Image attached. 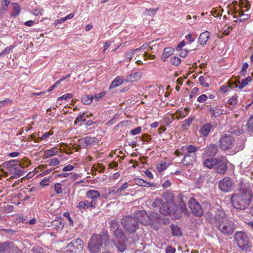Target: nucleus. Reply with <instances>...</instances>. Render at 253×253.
I'll list each match as a JSON object with an SVG mask.
<instances>
[{"label":"nucleus","mask_w":253,"mask_h":253,"mask_svg":"<svg viewBox=\"0 0 253 253\" xmlns=\"http://www.w3.org/2000/svg\"><path fill=\"white\" fill-rule=\"evenodd\" d=\"M76 245L74 244L73 241L70 242L69 243L67 246V248L68 250H69L71 252H75L76 251V250H77V248H76Z\"/></svg>","instance_id":"48"},{"label":"nucleus","mask_w":253,"mask_h":253,"mask_svg":"<svg viewBox=\"0 0 253 253\" xmlns=\"http://www.w3.org/2000/svg\"><path fill=\"white\" fill-rule=\"evenodd\" d=\"M211 128L212 126L210 124H205L201 127L200 130V133L204 136H207L210 132Z\"/></svg>","instance_id":"21"},{"label":"nucleus","mask_w":253,"mask_h":253,"mask_svg":"<svg viewBox=\"0 0 253 253\" xmlns=\"http://www.w3.org/2000/svg\"><path fill=\"white\" fill-rule=\"evenodd\" d=\"M158 10V8L146 9L144 11V14L148 15L153 16L155 14Z\"/></svg>","instance_id":"42"},{"label":"nucleus","mask_w":253,"mask_h":253,"mask_svg":"<svg viewBox=\"0 0 253 253\" xmlns=\"http://www.w3.org/2000/svg\"><path fill=\"white\" fill-rule=\"evenodd\" d=\"M252 81V78L250 76H248L246 79L242 80L241 82H239L238 84L236 85V87H238L241 89L244 88L246 85Z\"/></svg>","instance_id":"25"},{"label":"nucleus","mask_w":253,"mask_h":253,"mask_svg":"<svg viewBox=\"0 0 253 253\" xmlns=\"http://www.w3.org/2000/svg\"><path fill=\"white\" fill-rule=\"evenodd\" d=\"M93 101L92 95H84L82 98V101L84 104H89Z\"/></svg>","instance_id":"33"},{"label":"nucleus","mask_w":253,"mask_h":253,"mask_svg":"<svg viewBox=\"0 0 253 253\" xmlns=\"http://www.w3.org/2000/svg\"><path fill=\"white\" fill-rule=\"evenodd\" d=\"M111 228L114 231L118 228V223L116 220H112L111 222Z\"/></svg>","instance_id":"60"},{"label":"nucleus","mask_w":253,"mask_h":253,"mask_svg":"<svg viewBox=\"0 0 253 253\" xmlns=\"http://www.w3.org/2000/svg\"><path fill=\"white\" fill-rule=\"evenodd\" d=\"M113 232L114 236L116 237V239H114V240L118 241L121 240L124 241L125 237L121 230L119 229V228H117L116 229L113 231Z\"/></svg>","instance_id":"27"},{"label":"nucleus","mask_w":253,"mask_h":253,"mask_svg":"<svg viewBox=\"0 0 253 253\" xmlns=\"http://www.w3.org/2000/svg\"><path fill=\"white\" fill-rule=\"evenodd\" d=\"M11 243H4L0 244V253L5 252L10 250Z\"/></svg>","instance_id":"31"},{"label":"nucleus","mask_w":253,"mask_h":253,"mask_svg":"<svg viewBox=\"0 0 253 253\" xmlns=\"http://www.w3.org/2000/svg\"><path fill=\"white\" fill-rule=\"evenodd\" d=\"M216 162L214 165V169L219 174H224L227 169L228 161L224 156H221L216 158Z\"/></svg>","instance_id":"6"},{"label":"nucleus","mask_w":253,"mask_h":253,"mask_svg":"<svg viewBox=\"0 0 253 253\" xmlns=\"http://www.w3.org/2000/svg\"><path fill=\"white\" fill-rule=\"evenodd\" d=\"M170 63L174 66H178L181 62L180 59L176 56H172L170 59Z\"/></svg>","instance_id":"40"},{"label":"nucleus","mask_w":253,"mask_h":253,"mask_svg":"<svg viewBox=\"0 0 253 253\" xmlns=\"http://www.w3.org/2000/svg\"><path fill=\"white\" fill-rule=\"evenodd\" d=\"M229 103L232 105L235 106L238 102V95L236 94H234L228 100Z\"/></svg>","instance_id":"39"},{"label":"nucleus","mask_w":253,"mask_h":253,"mask_svg":"<svg viewBox=\"0 0 253 253\" xmlns=\"http://www.w3.org/2000/svg\"><path fill=\"white\" fill-rule=\"evenodd\" d=\"M73 241L74 244L76 245V248H77V250H82L83 249V246L82 240L78 238Z\"/></svg>","instance_id":"41"},{"label":"nucleus","mask_w":253,"mask_h":253,"mask_svg":"<svg viewBox=\"0 0 253 253\" xmlns=\"http://www.w3.org/2000/svg\"><path fill=\"white\" fill-rule=\"evenodd\" d=\"M218 147L216 145L211 144L207 145L205 148V152L203 154V156L206 157H213L218 152Z\"/></svg>","instance_id":"11"},{"label":"nucleus","mask_w":253,"mask_h":253,"mask_svg":"<svg viewBox=\"0 0 253 253\" xmlns=\"http://www.w3.org/2000/svg\"><path fill=\"white\" fill-rule=\"evenodd\" d=\"M142 55L144 57V59L145 60L147 59H155L156 58V56L155 55L147 54V53L146 51L143 52Z\"/></svg>","instance_id":"50"},{"label":"nucleus","mask_w":253,"mask_h":253,"mask_svg":"<svg viewBox=\"0 0 253 253\" xmlns=\"http://www.w3.org/2000/svg\"><path fill=\"white\" fill-rule=\"evenodd\" d=\"M64 216L67 218L69 220V221L70 222V224L72 226H73V220L70 216V213L69 212H65L64 213Z\"/></svg>","instance_id":"61"},{"label":"nucleus","mask_w":253,"mask_h":253,"mask_svg":"<svg viewBox=\"0 0 253 253\" xmlns=\"http://www.w3.org/2000/svg\"><path fill=\"white\" fill-rule=\"evenodd\" d=\"M139 52L138 49H130L126 53V57L128 60H131L135 54Z\"/></svg>","instance_id":"30"},{"label":"nucleus","mask_w":253,"mask_h":253,"mask_svg":"<svg viewBox=\"0 0 253 253\" xmlns=\"http://www.w3.org/2000/svg\"><path fill=\"white\" fill-rule=\"evenodd\" d=\"M216 158H207L203 161L204 166L209 169H213L216 162Z\"/></svg>","instance_id":"16"},{"label":"nucleus","mask_w":253,"mask_h":253,"mask_svg":"<svg viewBox=\"0 0 253 253\" xmlns=\"http://www.w3.org/2000/svg\"><path fill=\"white\" fill-rule=\"evenodd\" d=\"M162 200L160 198H156L153 203L154 207H160V212L164 215H167L169 213L168 208L167 204H162Z\"/></svg>","instance_id":"12"},{"label":"nucleus","mask_w":253,"mask_h":253,"mask_svg":"<svg viewBox=\"0 0 253 253\" xmlns=\"http://www.w3.org/2000/svg\"><path fill=\"white\" fill-rule=\"evenodd\" d=\"M77 207L80 209H87L89 208H95L92 203L88 200H85L80 202L77 206Z\"/></svg>","instance_id":"17"},{"label":"nucleus","mask_w":253,"mask_h":253,"mask_svg":"<svg viewBox=\"0 0 253 253\" xmlns=\"http://www.w3.org/2000/svg\"><path fill=\"white\" fill-rule=\"evenodd\" d=\"M102 247V239L100 235L94 234L87 243V249L91 253H98Z\"/></svg>","instance_id":"4"},{"label":"nucleus","mask_w":253,"mask_h":253,"mask_svg":"<svg viewBox=\"0 0 253 253\" xmlns=\"http://www.w3.org/2000/svg\"><path fill=\"white\" fill-rule=\"evenodd\" d=\"M252 188L248 183H241L239 191L233 194L230 198L232 206L237 210H243L247 208L251 203L253 196Z\"/></svg>","instance_id":"1"},{"label":"nucleus","mask_w":253,"mask_h":253,"mask_svg":"<svg viewBox=\"0 0 253 253\" xmlns=\"http://www.w3.org/2000/svg\"><path fill=\"white\" fill-rule=\"evenodd\" d=\"M11 103H12V101L10 99H9L8 98L5 99L3 100L0 101V107H2L4 106H7Z\"/></svg>","instance_id":"47"},{"label":"nucleus","mask_w":253,"mask_h":253,"mask_svg":"<svg viewBox=\"0 0 253 253\" xmlns=\"http://www.w3.org/2000/svg\"><path fill=\"white\" fill-rule=\"evenodd\" d=\"M9 253H22V251L17 247L11 243Z\"/></svg>","instance_id":"43"},{"label":"nucleus","mask_w":253,"mask_h":253,"mask_svg":"<svg viewBox=\"0 0 253 253\" xmlns=\"http://www.w3.org/2000/svg\"><path fill=\"white\" fill-rule=\"evenodd\" d=\"M167 166L165 163H161L157 166V168L159 171L164 170L167 169Z\"/></svg>","instance_id":"53"},{"label":"nucleus","mask_w":253,"mask_h":253,"mask_svg":"<svg viewBox=\"0 0 253 253\" xmlns=\"http://www.w3.org/2000/svg\"><path fill=\"white\" fill-rule=\"evenodd\" d=\"M53 132L51 131H49L45 132L41 137H40V140H44L48 138L50 136L53 135Z\"/></svg>","instance_id":"45"},{"label":"nucleus","mask_w":253,"mask_h":253,"mask_svg":"<svg viewBox=\"0 0 253 253\" xmlns=\"http://www.w3.org/2000/svg\"><path fill=\"white\" fill-rule=\"evenodd\" d=\"M214 220L215 226L222 234L229 236L234 232L235 225L227 218L223 211L217 210L214 215Z\"/></svg>","instance_id":"2"},{"label":"nucleus","mask_w":253,"mask_h":253,"mask_svg":"<svg viewBox=\"0 0 253 253\" xmlns=\"http://www.w3.org/2000/svg\"><path fill=\"white\" fill-rule=\"evenodd\" d=\"M9 3L10 1L9 0H3L1 3L2 9L3 10H6Z\"/></svg>","instance_id":"54"},{"label":"nucleus","mask_w":253,"mask_h":253,"mask_svg":"<svg viewBox=\"0 0 253 253\" xmlns=\"http://www.w3.org/2000/svg\"><path fill=\"white\" fill-rule=\"evenodd\" d=\"M186 149L187 151V154H196V152L198 151L199 149L198 147H196L194 145H190L186 147Z\"/></svg>","instance_id":"29"},{"label":"nucleus","mask_w":253,"mask_h":253,"mask_svg":"<svg viewBox=\"0 0 253 253\" xmlns=\"http://www.w3.org/2000/svg\"><path fill=\"white\" fill-rule=\"evenodd\" d=\"M171 228L172 230V233L174 236H179L181 234L180 228L175 225H171Z\"/></svg>","instance_id":"37"},{"label":"nucleus","mask_w":253,"mask_h":253,"mask_svg":"<svg viewBox=\"0 0 253 253\" xmlns=\"http://www.w3.org/2000/svg\"><path fill=\"white\" fill-rule=\"evenodd\" d=\"M135 182L136 184L140 186H144V187H149L151 185V184L145 181L144 180H142L141 179H137L135 180Z\"/></svg>","instance_id":"34"},{"label":"nucleus","mask_w":253,"mask_h":253,"mask_svg":"<svg viewBox=\"0 0 253 253\" xmlns=\"http://www.w3.org/2000/svg\"><path fill=\"white\" fill-rule=\"evenodd\" d=\"M141 131V127L140 126H138L134 129H133L131 130V133L132 135H135L139 134Z\"/></svg>","instance_id":"56"},{"label":"nucleus","mask_w":253,"mask_h":253,"mask_svg":"<svg viewBox=\"0 0 253 253\" xmlns=\"http://www.w3.org/2000/svg\"><path fill=\"white\" fill-rule=\"evenodd\" d=\"M234 183L229 177H225L219 181L218 186L223 192H228L232 191Z\"/></svg>","instance_id":"8"},{"label":"nucleus","mask_w":253,"mask_h":253,"mask_svg":"<svg viewBox=\"0 0 253 253\" xmlns=\"http://www.w3.org/2000/svg\"><path fill=\"white\" fill-rule=\"evenodd\" d=\"M54 189L57 194H61L62 193V185L59 183H57L54 185Z\"/></svg>","instance_id":"46"},{"label":"nucleus","mask_w":253,"mask_h":253,"mask_svg":"<svg viewBox=\"0 0 253 253\" xmlns=\"http://www.w3.org/2000/svg\"><path fill=\"white\" fill-rule=\"evenodd\" d=\"M145 217H148L145 211H139L135 215V218L126 216L123 218L121 223L124 227L129 232L133 233L136 231L138 226V221L143 222Z\"/></svg>","instance_id":"3"},{"label":"nucleus","mask_w":253,"mask_h":253,"mask_svg":"<svg viewBox=\"0 0 253 253\" xmlns=\"http://www.w3.org/2000/svg\"><path fill=\"white\" fill-rule=\"evenodd\" d=\"M183 196L180 195L179 209L182 213L185 215H189L188 211L186 208V205L183 200Z\"/></svg>","instance_id":"24"},{"label":"nucleus","mask_w":253,"mask_h":253,"mask_svg":"<svg viewBox=\"0 0 253 253\" xmlns=\"http://www.w3.org/2000/svg\"><path fill=\"white\" fill-rule=\"evenodd\" d=\"M248 130L253 134V115L250 117L247 123Z\"/></svg>","instance_id":"38"},{"label":"nucleus","mask_w":253,"mask_h":253,"mask_svg":"<svg viewBox=\"0 0 253 253\" xmlns=\"http://www.w3.org/2000/svg\"><path fill=\"white\" fill-rule=\"evenodd\" d=\"M232 27H224L223 32V34L225 35H228L230 34L231 31L232 30Z\"/></svg>","instance_id":"58"},{"label":"nucleus","mask_w":253,"mask_h":253,"mask_svg":"<svg viewBox=\"0 0 253 253\" xmlns=\"http://www.w3.org/2000/svg\"><path fill=\"white\" fill-rule=\"evenodd\" d=\"M188 203L189 207L194 215L200 216L203 215V211L201 206L194 198H191Z\"/></svg>","instance_id":"9"},{"label":"nucleus","mask_w":253,"mask_h":253,"mask_svg":"<svg viewBox=\"0 0 253 253\" xmlns=\"http://www.w3.org/2000/svg\"><path fill=\"white\" fill-rule=\"evenodd\" d=\"M72 97H73V95L71 93H66V94H64L62 96L59 97L58 98V101H60L61 100H67L68 99H70L72 98Z\"/></svg>","instance_id":"49"},{"label":"nucleus","mask_w":253,"mask_h":253,"mask_svg":"<svg viewBox=\"0 0 253 253\" xmlns=\"http://www.w3.org/2000/svg\"><path fill=\"white\" fill-rule=\"evenodd\" d=\"M235 240L239 247L242 250L247 251L250 247L249 237L244 232H236Z\"/></svg>","instance_id":"5"},{"label":"nucleus","mask_w":253,"mask_h":253,"mask_svg":"<svg viewBox=\"0 0 253 253\" xmlns=\"http://www.w3.org/2000/svg\"><path fill=\"white\" fill-rule=\"evenodd\" d=\"M92 142L90 137H85L79 140V145L81 147L85 148Z\"/></svg>","instance_id":"23"},{"label":"nucleus","mask_w":253,"mask_h":253,"mask_svg":"<svg viewBox=\"0 0 253 253\" xmlns=\"http://www.w3.org/2000/svg\"><path fill=\"white\" fill-rule=\"evenodd\" d=\"M142 76V73L140 72L132 73L127 76L126 81L127 82H133L140 79Z\"/></svg>","instance_id":"15"},{"label":"nucleus","mask_w":253,"mask_h":253,"mask_svg":"<svg viewBox=\"0 0 253 253\" xmlns=\"http://www.w3.org/2000/svg\"><path fill=\"white\" fill-rule=\"evenodd\" d=\"M60 163L59 160L57 158H53L50 160L49 165L52 166H55L58 165Z\"/></svg>","instance_id":"55"},{"label":"nucleus","mask_w":253,"mask_h":253,"mask_svg":"<svg viewBox=\"0 0 253 253\" xmlns=\"http://www.w3.org/2000/svg\"><path fill=\"white\" fill-rule=\"evenodd\" d=\"M240 5L242 9L244 8H246V10H245V11L246 12L250 8V6L249 5V2L247 0H241V2L240 3Z\"/></svg>","instance_id":"44"},{"label":"nucleus","mask_w":253,"mask_h":253,"mask_svg":"<svg viewBox=\"0 0 253 253\" xmlns=\"http://www.w3.org/2000/svg\"><path fill=\"white\" fill-rule=\"evenodd\" d=\"M86 197L90 200V202L96 208L97 203V200L101 197V194L96 190L90 189L85 193Z\"/></svg>","instance_id":"10"},{"label":"nucleus","mask_w":253,"mask_h":253,"mask_svg":"<svg viewBox=\"0 0 253 253\" xmlns=\"http://www.w3.org/2000/svg\"><path fill=\"white\" fill-rule=\"evenodd\" d=\"M210 33L207 31L201 33L199 37V42L201 45L205 44L208 42Z\"/></svg>","instance_id":"20"},{"label":"nucleus","mask_w":253,"mask_h":253,"mask_svg":"<svg viewBox=\"0 0 253 253\" xmlns=\"http://www.w3.org/2000/svg\"><path fill=\"white\" fill-rule=\"evenodd\" d=\"M174 53V49L171 47H166L164 49L163 54L161 55V59L165 61Z\"/></svg>","instance_id":"19"},{"label":"nucleus","mask_w":253,"mask_h":253,"mask_svg":"<svg viewBox=\"0 0 253 253\" xmlns=\"http://www.w3.org/2000/svg\"><path fill=\"white\" fill-rule=\"evenodd\" d=\"M208 96L206 94H202L199 96L197 101L200 103H204L208 99Z\"/></svg>","instance_id":"52"},{"label":"nucleus","mask_w":253,"mask_h":253,"mask_svg":"<svg viewBox=\"0 0 253 253\" xmlns=\"http://www.w3.org/2000/svg\"><path fill=\"white\" fill-rule=\"evenodd\" d=\"M193 121L192 118H188L185 120L184 121L182 122V126L185 128L187 126H189Z\"/></svg>","instance_id":"51"},{"label":"nucleus","mask_w":253,"mask_h":253,"mask_svg":"<svg viewBox=\"0 0 253 253\" xmlns=\"http://www.w3.org/2000/svg\"><path fill=\"white\" fill-rule=\"evenodd\" d=\"M106 94L105 91H102L101 92L96 94L92 96L93 100H94L95 101H99L102 99L103 97H104V96Z\"/></svg>","instance_id":"36"},{"label":"nucleus","mask_w":253,"mask_h":253,"mask_svg":"<svg viewBox=\"0 0 253 253\" xmlns=\"http://www.w3.org/2000/svg\"><path fill=\"white\" fill-rule=\"evenodd\" d=\"M209 112L211 114L212 117H217L223 114L224 110L220 108L218 106L215 107L210 106Z\"/></svg>","instance_id":"14"},{"label":"nucleus","mask_w":253,"mask_h":253,"mask_svg":"<svg viewBox=\"0 0 253 253\" xmlns=\"http://www.w3.org/2000/svg\"><path fill=\"white\" fill-rule=\"evenodd\" d=\"M185 38L188 41L189 43L193 42L195 39V38L191 34H188L186 36Z\"/></svg>","instance_id":"59"},{"label":"nucleus","mask_w":253,"mask_h":253,"mask_svg":"<svg viewBox=\"0 0 253 253\" xmlns=\"http://www.w3.org/2000/svg\"><path fill=\"white\" fill-rule=\"evenodd\" d=\"M220 148L224 151L230 149L234 145V137L232 135L224 134L219 139Z\"/></svg>","instance_id":"7"},{"label":"nucleus","mask_w":253,"mask_h":253,"mask_svg":"<svg viewBox=\"0 0 253 253\" xmlns=\"http://www.w3.org/2000/svg\"><path fill=\"white\" fill-rule=\"evenodd\" d=\"M89 116L87 115L85 116V114L84 113L80 114L79 115L76 119V120L74 122V123L76 124L78 122H83L85 121V118H88Z\"/></svg>","instance_id":"32"},{"label":"nucleus","mask_w":253,"mask_h":253,"mask_svg":"<svg viewBox=\"0 0 253 253\" xmlns=\"http://www.w3.org/2000/svg\"><path fill=\"white\" fill-rule=\"evenodd\" d=\"M13 11L11 13V15L13 17H16L20 13V7L17 3H14L13 4Z\"/></svg>","instance_id":"35"},{"label":"nucleus","mask_w":253,"mask_h":253,"mask_svg":"<svg viewBox=\"0 0 253 253\" xmlns=\"http://www.w3.org/2000/svg\"><path fill=\"white\" fill-rule=\"evenodd\" d=\"M199 81L201 85L206 86V87L209 86V84L208 83H205V78H204V76H201L199 78Z\"/></svg>","instance_id":"63"},{"label":"nucleus","mask_w":253,"mask_h":253,"mask_svg":"<svg viewBox=\"0 0 253 253\" xmlns=\"http://www.w3.org/2000/svg\"><path fill=\"white\" fill-rule=\"evenodd\" d=\"M196 160V154H186L182 160V163L185 166L192 165Z\"/></svg>","instance_id":"13"},{"label":"nucleus","mask_w":253,"mask_h":253,"mask_svg":"<svg viewBox=\"0 0 253 253\" xmlns=\"http://www.w3.org/2000/svg\"><path fill=\"white\" fill-rule=\"evenodd\" d=\"M124 241L121 240H114V243L118 249V250L121 252H124L126 250V245L124 244Z\"/></svg>","instance_id":"26"},{"label":"nucleus","mask_w":253,"mask_h":253,"mask_svg":"<svg viewBox=\"0 0 253 253\" xmlns=\"http://www.w3.org/2000/svg\"><path fill=\"white\" fill-rule=\"evenodd\" d=\"M175 251V248L171 246H168L166 249V253H174Z\"/></svg>","instance_id":"64"},{"label":"nucleus","mask_w":253,"mask_h":253,"mask_svg":"<svg viewBox=\"0 0 253 253\" xmlns=\"http://www.w3.org/2000/svg\"><path fill=\"white\" fill-rule=\"evenodd\" d=\"M124 79L123 77L118 76L112 82L109 88L111 89L117 86H119L122 84L124 82Z\"/></svg>","instance_id":"22"},{"label":"nucleus","mask_w":253,"mask_h":253,"mask_svg":"<svg viewBox=\"0 0 253 253\" xmlns=\"http://www.w3.org/2000/svg\"><path fill=\"white\" fill-rule=\"evenodd\" d=\"M239 14L240 15V18L237 19L236 21L242 22L245 20H248L250 17V14L248 13H244V11L243 10H241L239 12Z\"/></svg>","instance_id":"28"},{"label":"nucleus","mask_w":253,"mask_h":253,"mask_svg":"<svg viewBox=\"0 0 253 253\" xmlns=\"http://www.w3.org/2000/svg\"><path fill=\"white\" fill-rule=\"evenodd\" d=\"M149 45V43H146L143 44L140 47L136 48V49H138L139 52L140 51H141L142 50L145 49L147 48L148 47H149L150 48L149 50H151L152 49V47Z\"/></svg>","instance_id":"57"},{"label":"nucleus","mask_w":253,"mask_h":253,"mask_svg":"<svg viewBox=\"0 0 253 253\" xmlns=\"http://www.w3.org/2000/svg\"><path fill=\"white\" fill-rule=\"evenodd\" d=\"M60 148L54 147L49 150H46L44 151V157L45 158H48L52 156H55L58 154Z\"/></svg>","instance_id":"18"},{"label":"nucleus","mask_w":253,"mask_h":253,"mask_svg":"<svg viewBox=\"0 0 253 253\" xmlns=\"http://www.w3.org/2000/svg\"><path fill=\"white\" fill-rule=\"evenodd\" d=\"M188 111H189V109L187 108H185L184 109V111H183V112L178 111V113H180V115H179V117H181V118H183L185 117L188 114Z\"/></svg>","instance_id":"62"}]
</instances>
